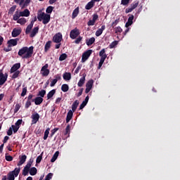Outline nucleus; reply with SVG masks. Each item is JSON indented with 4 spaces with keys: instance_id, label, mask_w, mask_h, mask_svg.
<instances>
[{
    "instance_id": "obj_1",
    "label": "nucleus",
    "mask_w": 180,
    "mask_h": 180,
    "mask_svg": "<svg viewBox=\"0 0 180 180\" xmlns=\"http://www.w3.org/2000/svg\"><path fill=\"white\" fill-rule=\"evenodd\" d=\"M33 50H34V46L30 47L23 46L19 49L18 55L22 58V60L30 58V57L33 56Z\"/></svg>"
},
{
    "instance_id": "obj_2",
    "label": "nucleus",
    "mask_w": 180,
    "mask_h": 180,
    "mask_svg": "<svg viewBox=\"0 0 180 180\" xmlns=\"http://www.w3.org/2000/svg\"><path fill=\"white\" fill-rule=\"evenodd\" d=\"M106 51L105 49H103L99 52V56L101 57L100 62L98 63V70H101L102 68V65H103V63H105V60H106V57H108V55H106Z\"/></svg>"
},
{
    "instance_id": "obj_3",
    "label": "nucleus",
    "mask_w": 180,
    "mask_h": 180,
    "mask_svg": "<svg viewBox=\"0 0 180 180\" xmlns=\"http://www.w3.org/2000/svg\"><path fill=\"white\" fill-rule=\"evenodd\" d=\"M139 1H135L132 4H130V6L125 9V13H130V12H133L136 8L139 6Z\"/></svg>"
},
{
    "instance_id": "obj_4",
    "label": "nucleus",
    "mask_w": 180,
    "mask_h": 180,
    "mask_svg": "<svg viewBox=\"0 0 180 180\" xmlns=\"http://www.w3.org/2000/svg\"><path fill=\"white\" fill-rule=\"evenodd\" d=\"M40 72L42 77H49L50 70L49 69V65L47 63L41 68Z\"/></svg>"
},
{
    "instance_id": "obj_5",
    "label": "nucleus",
    "mask_w": 180,
    "mask_h": 180,
    "mask_svg": "<svg viewBox=\"0 0 180 180\" xmlns=\"http://www.w3.org/2000/svg\"><path fill=\"white\" fill-rule=\"evenodd\" d=\"M79 34H81V32L78 30V28H75L72 30L70 32V39H72L73 40L77 39V37L79 36Z\"/></svg>"
},
{
    "instance_id": "obj_6",
    "label": "nucleus",
    "mask_w": 180,
    "mask_h": 180,
    "mask_svg": "<svg viewBox=\"0 0 180 180\" xmlns=\"http://www.w3.org/2000/svg\"><path fill=\"white\" fill-rule=\"evenodd\" d=\"M91 54H92V50L91 49H89L83 53L82 56V63H85V61H86V60L91 57Z\"/></svg>"
},
{
    "instance_id": "obj_7",
    "label": "nucleus",
    "mask_w": 180,
    "mask_h": 180,
    "mask_svg": "<svg viewBox=\"0 0 180 180\" xmlns=\"http://www.w3.org/2000/svg\"><path fill=\"white\" fill-rule=\"evenodd\" d=\"M8 81V75L6 73L4 75L2 70H0V86H2Z\"/></svg>"
},
{
    "instance_id": "obj_8",
    "label": "nucleus",
    "mask_w": 180,
    "mask_h": 180,
    "mask_svg": "<svg viewBox=\"0 0 180 180\" xmlns=\"http://www.w3.org/2000/svg\"><path fill=\"white\" fill-rule=\"evenodd\" d=\"M53 43H61L63 40V34L60 32L56 34L52 39Z\"/></svg>"
},
{
    "instance_id": "obj_9",
    "label": "nucleus",
    "mask_w": 180,
    "mask_h": 180,
    "mask_svg": "<svg viewBox=\"0 0 180 180\" xmlns=\"http://www.w3.org/2000/svg\"><path fill=\"white\" fill-rule=\"evenodd\" d=\"M31 119L32 124H36V123H37L40 119V115H39L37 112H34L31 116Z\"/></svg>"
},
{
    "instance_id": "obj_10",
    "label": "nucleus",
    "mask_w": 180,
    "mask_h": 180,
    "mask_svg": "<svg viewBox=\"0 0 180 180\" xmlns=\"http://www.w3.org/2000/svg\"><path fill=\"white\" fill-rule=\"evenodd\" d=\"M18 41H19V39H12L7 41V44L8 45V47L18 46Z\"/></svg>"
},
{
    "instance_id": "obj_11",
    "label": "nucleus",
    "mask_w": 180,
    "mask_h": 180,
    "mask_svg": "<svg viewBox=\"0 0 180 180\" xmlns=\"http://www.w3.org/2000/svg\"><path fill=\"white\" fill-rule=\"evenodd\" d=\"M22 33V29L20 28H14L11 32L12 37H18L19 34Z\"/></svg>"
},
{
    "instance_id": "obj_12",
    "label": "nucleus",
    "mask_w": 180,
    "mask_h": 180,
    "mask_svg": "<svg viewBox=\"0 0 180 180\" xmlns=\"http://www.w3.org/2000/svg\"><path fill=\"white\" fill-rule=\"evenodd\" d=\"M20 161L18 163V166L20 167V165H23L24 162H26V160H27V156L26 155H22L19 156Z\"/></svg>"
},
{
    "instance_id": "obj_13",
    "label": "nucleus",
    "mask_w": 180,
    "mask_h": 180,
    "mask_svg": "<svg viewBox=\"0 0 180 180\" xmlns=\"http://www.w3.org/2000/svg\"><path fill=\"white\" fill-rule=\"evenodd\" d=\"M129 18L127 22L125 24L126 27H129V26H131L133 25V20H134V15L131 14H129Z\"/></svg>"
},
{
    "instance_id": "obj_14",
    "label": "nucleus",
    "mask_w": 180,
    "mask_h": 180,
    "mask_svg": "<svg viewBox=\"0 0 180 180\" xmlns=\"http://www.w3.org/2000/svg\"><path fill=\"white\" fill-rule=\"evenodd\" d=\"M19 68H20V63L14 64L11 68V73L13 74V72H16V71H18Z\"/></svg>"
},
{
    "instance_id": "obj_15",
    "label": "nucleus",
    "mask_w": 180,
    "mask_h": 180,
    "mask_svg": "<svg viewBox=\"0 0 180 180\" xmlns=\"http://www.w3.org/2000/svg\"><path fill=\"white\" fill-rule=\"evenodd\" d=\"M43 98L37 96L34 99H32V102H34L35 105H41V103H43Z\"/></svg>"
},
{
    "instance_id": "obj_16",
    "label": "nucleus",
    "mask_w": 180,
    "mask_h": 180,
    "mask_svg": "<svg viewBox=\"0 0 180 180\" xmlns=\"http://www.w3.org/2000/svg\"><path fill=\"white\" fill-rule=\"evenodd\" d=\"M86 77V75L85 73L83 74V77L80 78L77 83V86L81 87L84 86V84H85V77Z\"/></svg>"
},
{
    "instance_id": "obj_17",
    "label": "nucleus",
    "mask_w": 180,
    "mask_h": 180,
    "mask_svg": "<svg viewBox=\"0 0 180 180\" xmlns=\"http://www.w3.org/2000/svg\"><path fill=\"white\" fill-rule=\"evenodd\" d=\"M106 29L105 25H102L101 28H99L96 32V36L97 37H99L102 33H103V30Z\"/></svg>"
},
{
    "instance_id": "obj_18",
    "label": "nucleus",
    "mask_w": 180,
    "mask_h": 180,
    "mask_svg": "<svg viewBox=\"0 0 180 180\" xmlns=\"http://www.w3.org/2000/svg\"><path fill=\"white\" fill-rule=\"evenodd\" d=\"M39 33V27H35L32 29L30 37H34Z\"/></svg>"
},
{
    "instance_id": "obj_19",
    "label": "nucleus",
    "mask_w": 180,
    "mask_h": 180,
    "mask_svg": "<svg viewBox=\"0 0 180 180\" xmlns=\"http://www.w3.org/2000/svg\"><path fill=\"white\" fill-rule=\"evenodd\" d=\"M93 6H95V3L93 0H91V1L87 3V4L85 6V9H86V11H89L90 9H92Z\"/></svg>"
},
{
    "instance_id": "obj_20",
    "label": "nucleus",
    "mask_w": 180,
    "mask_h": 180,
    "mask_svg": "<svg viewBox=\"0 0 180 180\" xmlns=\"http://www.w3.org/2000/svg\"><path fill=\"white\" fill-rule=\"evenodd\" d=\"M50 19H51V17H50V14H45L44 17V19L42 20V23L44 25H47V23H49V22H50Z\"/></svg>"
},
{
    "instance_id": "obj_21",
    "label": "nucleus",
    "mask_w": 180,
    "mask_h": 180,
    "mask_svg": "<svg viewBox=\"0 0 180 180\" xmlns=\"http://www.w3.org/2000/svg\"><path fill=\"white\" fill-rule=\"evenodd\" d=\"M74 115V113L72 112V110H69L68 114H67V117H66V123H70V120H71V119H72V115Z\"/></svg>"
},
{
    "instance_id": "obj_22",
    "label": "nucleus",
    "mask_w": 180,
    "mask_h": 180,
    "mask_svg": "<svg viewBox=\"0 0 180 180\" xmlns=\"http://www.w3.org/2000/svg\"><path fill=\"white\" fill-rule=\"evenodd\" d=\"M79 13V7H77L72 13V19H75Z\"/></svg>"
},
{
    "instance_id": "obj_23",
    "label": "nucleus",
    "mask_w": 180,
    "mask_h": 180,
    "mask_svg": "<svg viewBox=\"0 0 180 180\" xmlns=\"http://www.w3.org/2000/svg\"><path fill=\"white\" fill-rule=\"evenodd\" d=\"M78 105H79V101H78V100H76L72 105V112H75V110H77Z\"/></svg>"
},
{
    "instance_id": "obj_24",
    "label": "nucleus",
    "mask_w": 180,
    "mask_h": 180,
    "mask_svg": "<svg viewBox=\"0 0 180 180\" xmlns=\"http://www.w3.org/2000/svg\"><path fill=\"white\" fill-rule=\"evenodd\" d=\"M63 79H65V81H70V79H71V73L65 72L63 74Z\"/></svg>"
},
{
    "instance_id": "obj_25",
    "label": "nucleus",
    "mask_w": 180,
    "mask_h": 180,
    "mask_svg": "<svg viewBox=\"0 0 180 180\" xmlns=\"http://www.w3.org/2000/svg\"><path fill=\"white\" fill-rule=\"evenodd\" d=\"M21 16H25V18H27L28 16H30V11H29V9L26 8L23 11H20Z\"/></svg>"
},
{
    "instance_id": "obj_26",
    "label": "nucleus",
    "mask_w": 180,
    "mask_h": 180,
    "mask_svg": "<svg viewBox=\"0 0 180 180\" xmlns=\"http://www.w3.org/2000/svg\"><path fill=\"white\" fill-rule=\"evenodd\" d=\"M51 47V41H48L44 46L45 53H47V51L50 50Z\"/></svg>"
},
{
    "instance_id": "obj_27",
    "label": "nucleus",
    "mask_w": 180,
    "mask_h": 180,
    "mask_svg": "<svg viewBox=\"0 0 180 180\" xmlns=\"http://www.w3.org/2000/svg\"><path fill=\"white\" fill-rule=\"evenodd\" d=\"M95 43V37H91L89 39L86 40V44L87 46H92Z\"/></svg>"
},
{
    "instance_id": "obj_28",
    "label": "nucleus",
    "mask_w": 180,
    "mask_h": 180,
    "mask_svg": "<svg viewBox=\"0 0 180 180\" xmlns=\"http://www.w3.org/2000/svg\"><path fill=\"white\" fill-rule=\"evenodd\" d=\"M92 86H94V79H90L86 84V88L89 89H92Z\"/></svg>"
},
{
    "instance_id": "obj_29",
    "label": "nucleus",
    "mask_w": 180,
    "mask_h": 180,
    "mask_svg": "<svg viewBox=\"0 0 180 180\" xmlns=\"http://www.w3.org/2000/svg\"><path fill=\"white\" fill-rule=\"evenodd\" d=\"M20 16H22L21 13L19 11H15V14L13 15V20H19V18H20Z\"/></svg>"
},
{
    "instance_id": "obj_30",
    "label": "nucleus",
    "mask_w": 180,
    "mask_h": 180,
    "mask_svg": "<svg viewBox=\"0 0 180 180\" xmlns=\"http://www.w3.org/2000/svg\"><path fill=\"white\" fill-rule=\"evenodd\" d=\"M59 154H60V152L56 151V152L53 154L52 158L51 159V162H56V160H57V158H58Z\"/></svg>"
},
{
    "instance_id": "obj_31",
    "label": "nucleus",
    "mask_w": 180,
    "mask_h": 180,
    "mask_svg": "<svg viewBox=\"0 0 180 180\" xmlns=\"http://www.w3.org/2000/svg\"><path fill=\"white\" fill-rule=\"evenodd\" d=\"M70 86L67 84H64L61 86V91L63 92H68Z\"/></svg>"
},
{
    "instance_id": "obj_32",
    "label": "nucleus",
    "mask_w": 180,
    "mask_h": 180,
    "mask_svg": "<svg viewBox=\"0 0 180 180\" xmlns=\"http://www.w3.org/2000/svg\"><path fill=\"white\" fill-rule=\"evenodd\" d=\"M46 13H43V12L38 13V14H37V19H38V20H39V22H41V20H42L43 19H44V16H46Z\"/></svg>"
},
{
    "instance_id": "obj_33",
    "label": "nucleus",
    "mask_w": 180,
    "mask_h": 180,
    "mask_svg": "<svg viewBox=\"0 0 180 180\" xmlns=\"http://www.w3.org/2000/svg\"><path fill=\"white\" fill-rule=\"evenodd\" d=\"M56 94V89H52L47 94V99H51L52 96H54Z\"/></svg>"
},
{
    "instance_id": "obj_34",
    "label": "nucleus",
    "mask_w": 180,
    "mask_h": 180,
    "mask_svg": "<svg viewBox=\"0 0 180 180\" xmlns=\"http://www.w3.org/2000/svg\"><path fill=\"white\" fill-rule=\"evenodd\" d=\"M32 2V0H25L24 1L23 4L21 5V8L25 9L27 6H29V4Z\"/></svg>"
},
{
    "instance_id": "obj_35",
    "label": "nucleus",
    "mask_w": 180,
    "mask_h": 180,
    "mask_svg": "<svg viewBox=\"0 0 180 180\" xmlns=\"http://www.w3.org/2000/svg\"><path fill=\"white\" fill-rule=\"evenodd\" d=\"M37 174V169L36 167H32L30 169V175L32 176Z\"/></svg>"
},
{
    "instance_id": "obj_36",
    "label": "nucleus",
    "mask_w": 180,
    "mask_h": 180,
    "mask_svg": "<svg viewBox=\"0 0 180 180\" xmlns=\"http://www.w3.org/2000/svg\"><path fill=\"white\" fill-rule=\"evenodd\" d=\"M13 172H10L8 174V178L7 179L8 180H15V175L13 174Z\"/></svg>"
},
{
    "instance_id": "obj_37",
    "label": "nucleus",
    "mask_w": 180,
    "mask_h": 180,
    "mask_svg": "<svg viewBox=\"0 0 180 180\" xmlns=\"http://www.w3.org/2000/svg\"><path fill=\"white\" fill-rule=\"evenodd\" d=\"M46 95V90L42 89L39 91L37 96H39V98H44V96Z\"/></svg>"
},
{
    "instance_id": "obj_38",
    "label": "nucleus",
    "mask_w": 180,
    "mask_h": 180,
    "mask_svg": "<svg viewBox=\"0 0 180 180\" xmlns=\"http://www.w3.org/2000/svg\"><path fill=\"white\" fill-rule=\"evenodd\" d=\"M27 22L25 18H21L17 20V23H20V25H25Z\"/></svg>"
},
{
    "instance_id": "obj_39",
    "label": "nucleus",
    "mask_w": 180,
    "mask_h": 180,
    "mask_svg": "<svg viewBox=\"0 0 180 180\" xmlns=\"http://www.w3.org/2000/svg\"><path fill=\"white\" fill-rule=\"evenodd\" d=\"M49 134H50V128H47L44 131V140H46V139H48Z\"/></svg>"
},
{
    "instance_id": "obj_40",
    "label": "nucleus",
    "mask_w": 180,
    "mask_h": 180,
    "mask_svg": "<svg viewBox=\"0 0 180 180\" xmlns=\"http://www.w3.org/2000/svg\"><path fill=\"white\" fill-rule=\"evenodd\" d=\"M15 11H16V6H13L10 8V9L8 10V15H12Z\"/></svg>"
},
{
    "instance_id": "obj_41",
    "label": "nucleus",
    "mask_w": 180,
    "mask_h": 180,
    "mask_svg": "<svg viewBox=\"0 0 180 180\" xmlns=\"http://www.w3.org/2000/svg\"><path fill=\"white\" fill-rule=\"evenodd\" d=\"M41 160H43V152L37 158L36 162L37 164H40L41 162Z\"/></svg>"
},
{
    "instance_id": "obj_42",
    "label": "nucleus",
    "mask_w": 180,
    "mask_h": 180,
    "mask_svg": "<svg viewBox=\"0 0 180 180\" xmlns=\"http://www.w3.org/2000/svg\"><path fill=\"white\" fill-rule=\"evenodd\" d=\"M11 172H13V174L15 176H18L20 172V167L19 168H15L13 171H11Z\"/></svg>"
},
{
    "instance_id": "obj_43",
    "label": "nucleus",
    "mask_w": 180,
    "mask_h": 180,
    "mask_svg": "<svg viewBox=\"0 0 180 180\" xmlns=\"http://www.w3.org/2000/svg\"><path fill=\"white\" fill-rule=\"evenodd\" d=\"M119 41H112L109 47L110 49H115V47H116V46H117Z\"/></svg>"
},
{
    "instance_id": "obj_44",
    "label": "nucleus",
    "mask_w": 180,
    "mask_h": 180,
    "mask_svg": "<svg viewBox=\"0 0 180 180\" xmlns=\"http://www.w3.org/2000/svg\"><path fill=\"white\" fill-rule=\"evenodd\" d=\"M13 73V74L12 75V79H15L18 78V77H19V74H20V71L18 70V71H15Z\"/></svg>"
},
{
    "instance_id": "obj_45",
    "label": "nucleus",
    "mask_w": 180,
    "mask_h": 180,
    "mask_svg": "<svg viewBox=\"0 0 180 180\" xmlns=\"http://www.w3.org/2000/svg\"><path fill=\"white\" fill-rule=\"evenodd\" d=\"M67 53H62L59 57V61H64L67 58Z\"/></svg>"
},
{
    "instance_id": "obj_46",
    "label": "nucleus",
    "mask_w": 180,
    "mask_h": 180,
    "mask_svg": "<svg viewBox=\"0 0 180 180\" xmlns=\"http://www.w3.org/2000/svg\"><path fill=\"white\" fill-rule=\"evenodd\" d=\"M33 159H30V160L27 162V165H25V168H28L30 169V167H32V164H33Z\"/></svg>"
},
{
    "instance_id": "obj_47",
    "label": "nucleus",
    "mask_w": 180,
    "mask_h": 180,
    "mask_svg": "<svg viewBox=\"0 0 180 180\" xmlns=\"http://www.w3.org/2000/svg\"><path fill=\"white\" fill-rule=\"evenodd\" d=\"M11 129H12V131H13V133H18V130H19L20 129V127H17L16 125H11Z\"/></svg>"
},
{
    "instance_id": "obj_48",
    "label": "nucleus",
    "mask_w": 180,
    "mask_h": 180,
    "mask_svg": "<svg viewBox=\"0 0 180 180\" xmlns=\"http://www.w3.org/2000/svg\"><path fill=\"white\" fill-rule=\"evenodd\" d=\"M32 101L27 100L25 103V108L29 109V108H30V106H32Z\"/></svg>"
},
{
    "instance_id": "obj_49",
    "label": "nucleus",
    "mask_w": 180,
    "mask_h": 180,
    "mask_svg": "<svg viewBox=\"0 0 180 180\" xmlns=\"http://www.w3.org/2000/svg\"><path fill=\"white\" fill-rule=\"evenodd\" d=\"M30 169L25 167L22 170V175H24V176H26V175H27V174H29Z\"/></svg>"
},
{
    "instance_id": "obj_50",
    "label": "nucleus",
    "mask_w": 180,
    "mask_h": 180,
    "mask_svg": "<svg viewBox=\"0 0 180 180\" xmlns=\"http://www.w3.org/2000/svg\"><path fill=\"white\" fill-rule=\"evenodd\" d=\"M130 4V0H121V5L124 6H127Z\"/></svg>"
},
{
    "instance_id": "obj_51",
    "label": "nucleus",
    "mask_w": 180,
    "mask_h": 180,
    "mask_svg": "<svg viewBox=\"0 0 180 180\" xmlns=\"http://www.w3.org/2000/svg\"><path fill=\"white\" fill-rule=\"evenodd\" d=\"M53 9H54V7L49 6L46 8V13H51Z\"/></svg>"
},
{
    "instance_id": "obj_52",
    "label": "nucleus",
    "mask_w": 180,
    "mask_h": 180,
    "mask_svg": "<svg viewBox=\"0 0 180 180\" xmlns=\"http://www.w3.org/2000/svg\"><path fill=\"white\" fill-rule=\"evenodd\" d=\"M58 130H60V128H55L53 129H52L51 131V137H53V136H54V134H56V133H57V131H58Z\"/></svg>"
},
{
    "instance_id": "obj_53",
    "label": "nucleus",
    "mask_w": 180,
    "mask_h": 180,
    "mask_svg": "<svg viewBox=\"0 0 180 180\" xmlns=\"http://www.w3.org/2000/svg\"><path fill=\"white\" fill-rule=\"evenodd\" d=\"M70 124H68L65 128V136H67V134H68V137H70Z\"/></svg>"
},
{
    "instance_id": "obj_54",
    "label": "nucleus",
    "mask_w": 180,
    "mask_h": 180,
    "mask_svg": "<svg viewBox=\"0 0 180 180\" xmlns=\"http://www.w3.org/2000/svg\"><path fill=\"white\" fill-rule=\"evenodd\" d=\"M32 29H33V27H32L31 25H27L26 30H25V34H29V33H30Z\"/></svg>"
},
{
    "instance_id": "obj_55",
    "label": "nucleus",
    "mask_w": 180,
    "mask_h": 180,
    "mask_svg": "<svg viewBox=\"0 0 180 180\" xmlns=\"http://www.w3.org/2000/svg\"><path fill=\"white\" fill-rule=\"evenodd\" d=\"M20 104L19 103H17L15 106V108H14V113H18V112H19V109H20Z\"/></svg>"
},
{
    "instance_id": "obj_56",
    "label": "nucleus",
    "mask_w": 180,
    "mask_h": 180,
    "mask_svg": "<svg viewBox=\"0 0 180 180\" xmlns=\"http://www.w3.org/2000/svg\"><path fill=\"white\" fill-rule=\"evenodd\" d=\"M5 159L6 161L8 162L13 161V157H12L11 155H8L7 154H6Z\"/></svg>"
},
{
    "instance_id": "obj_57",
    "label": "nucleus",
    "mask_w": 180,
    "mask_h": 180,
    "mask_svg": "<svg viewBox=\"0 0 180 180\" xmlns=\"http://www.w3.org/2000/svg\"><path fill=\"white\" fill-rule=\"evenodd\" d=\"M81 41H82V37L79 36L75 40V43L76 44H79V43H81Z\"/></svg>"
},
{
    "instance_id": "obj_58",
    "label": "nucleus",
    "mask_w": 180,
    "mask_h": 180,
    "mask_svg": "<svg viewBox=\"0 0 180 180\" xmlns=\"http://www.w3.org/2000/svg\"><path fill=\"white\" fill-rule=\"evenodd\" d=\"M26 94H27V87H24L21 93V96H25Z\"/></svg>"
},
{
    "instance_id": "obj_59",
    "label": "nucleus",
    "mask_w": 180,
    "mask_h": 180,
    "mask_svg": "<svg viewBox=\"0 0 180 180\" xmlns=\"http://www.w3.org/2000/svg\"><path fill=\"white\" fill-rule=\"evenodd\" d=\"M53 178V173H49L48 174L46 177H45V179L44 180H50Z\"/></svg>"
},
{
    "instance_id": "obj_60",
    "label": "nucleus",
    "mask_w": 180,
    "mask_h": 180,
    "mask_svg": "<svg viewBox=\"0 0 180 180\" xmlns=\"http://www.w3.org/2000/svg\"><path fill=\"white\" fill-rule=\"evenodd\" d=\"M115 33H122V32H123V30H122V27H117L115 28Z\"/></svg>"
},
{
    "instance_id": "obj_61",
    "label": "nucleus",
    "mask_w": 180,
    "mask_h": 180,
    "mask_svg": "<svg viewBox=\"0 0 180 180\" xmlns=\"http://www.w3.org/2000/svg\"><path fill=\"white\" fill-rule=\"evenodd\" d=\"M92 16H93L92 20H94V22H96L99 18V15H98V14L96 13L93 14Z\"/></svg>"
},
{
    "instance_id": "obj_62",
    "label": "nucleus",
    "mask_w": 180,
    "mask_h": 180,
    "mask_svg": "<svg viewBox=\"0 0 180 180\" xmlns=\"http://www.w3.org/2000/svg\"><path fill=\"white\" fill-rule=\"evenodd\" d=\"M22 122H23L22 120H18L15 124V126H17V127H20V124H22Z\"/></svg>"
},
{
    "instance_id": "obj_63",
    "label": "nucleus",
    "mask_w": 180,
    "mask_h": 180,
    "mask_svg": "<svg viewBox=\"0 0 180 180\" xmlns=\"http://www.w3.org/2000/svg\"><path fill=\"white\" fill-rule=\"evenodd\" d=\"M57 82H58L57 79H52V81L51 82L50 86L51 87L54 86L57 84Z\"/></svg>"
},
{
    "instance_id": "obj_64",
    "label": "nucleus",
    "mask_w": 180,
    "mask_h": 180,
    "mask_svg": "<svg viewBox=\"0 0 180 180\" xmlns=\"http://www.w3.org/2000/svg\"><path fill=\"white\" fill-rule=\"evenodd\" d=\"M95 22L93 20H89L87 22L88 26H94L95 25Z\"/></svg>"
}]
</instances>
